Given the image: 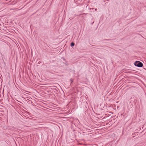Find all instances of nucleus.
<instances>
[{
    "instance_id": "obj_2",
    "label": "nucleus",
    "mask_w": 146,
    "mask_h": 146,
    "mask_svg": "<svg viewBox=\"0 0 146 146\" xmlns=\"http://www.w3.org/2000/svg\"><path fill=\"white\" fill-rule=\"evenodd\" d=\"M75 44L73 42H72L70 44V46L72 47L74 46V45Z\"/></svg>"
},
{
    "instance_id": "obj_3",
    "label": "nucleus",
    "mask_w": 146,
    "mask_h": 146,
    "mask_svg": "<svg viewBox=\"0 0 146 146\" xmlns=\"http://www.w3.org/2000/svg\"><path fill=\"white\" fill-rule=\"evenodd\" d=\"M70 81H71V83H72L73 81V80H72V78L70 80Z\"/></svg>"
},
{
    "instance_id": "obj_5",
    "label": "nucleus",
    "mask_w": 146,
    "mask_h": 146,
    "mask_svg": "<svg viewBox=\"0 0 146 146\" xmlns=\"http://www.w3.org/2000/svg\"><path fill=\"white\" fill-rule=\"evenodd\" d=\"M97 10V9H95V10H96V11Z\"/></svg>"
},
{
    "instance_id": "obj_4",
    "label": "nucleus",
    "mask_w": 146,
    "mask_h": 146,
    "mask_svg": "<svg viewBox=\"0 0 146 146\" xmlns=\"http://www.w3.org/2000/svg\"><path fill=\"white\" fill-rule=\"evenodd\" d=\"M105 40H110V39H105Z\"/></svg>"
},
{
    "instance_id": "obj_1",
    "label": "nucleus",
    "mask_w": 146,
    "mask_h": 146,
    "mask_svg": "<svg viewBox=\"0 0 146 146\" xmlns=\"http://www.w3.org/2000/svg\"><path fill=\"white\" fill-rule=\"evenodd\" d=\"M134 64L135 66L139 67H141L143 66V63L139 61H135L134 62Z\"/></svg>"
}]
</instances>
